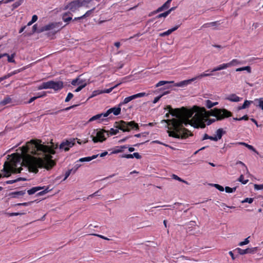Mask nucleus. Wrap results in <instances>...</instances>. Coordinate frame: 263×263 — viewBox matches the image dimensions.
I'll list each match as a JSON object with an SVG mask.
<instances>
[{
	"mask_svg": "<svg viewBox=\"0 0 263 263\" xmlns=\"http://www.w3.org/2000/svg\"><path fill=\"white\" fill-rule=\"evenodd\" d=\"M48 89L47 82L43 83L38 87V89L39 90H41V89Z\"/></svg>",
	"mask_w": 263,
	"mask_h": 263,
	"instance_id": "f704fd0d",
	"label": "nucleus"
},
{
	"mask_svg": "<svg viewBox=\"0 0 263 263\" xmlns=\"http://www.w3.org/2000/svg\"><path fill=\"white\" fill-rule=\"evenodd\" d=\"M170 4H171V2L168 0H167L163 5H162V7L163 8H164V9H166L167 8H168V7H170Z\"/></svg>",
	"mask_w": 263,
	"mask_h": 263,
	"instance_id": "8fccbe9b",
	"label": "nucleus"
},
{
	"mask_svg": "<svg viewBox=\"0 0 263 263\" xmlns=\"http://www.w3.org/2000/svg\"><path fill=\"white\" fill-rule=\"evenodd\" d=\"M242 98L237 96L236 94L232 93L228 95L226 97V100H229L231 102H238L241 101Z\"/></svg>",
	"mask_w": 263,
	"mask_h": 263,
	"instance_id": "ddd939ff",
	"label": "nucleus"
},
{
	"mask_svg": "<svg viewBox=\"0 0 263 263\" xmlns=\"http://www.w3.org/2000/svg\"><path fill=\"white\" fill-rule=\"evenodd\" d=\"M76 139H70L62 142L59 146L60 149H63L65 151H68L70 147H72L75 144Z\"/></svg>",
	"mask_w": 263,
	"mask_h": 263,
	"instance_id": "0eeeda50",
	"label": "nucleus"
},
{
	"mask_svg": "<svg viewBox=\"0 0 263 263\" xmlns=\"http://www.w3.org/2000/svg\"><path fill=\"white\" fill-rule=\"evenodd\" d=\"M121 157L129 159L133 158V154H124L121 156Z\"/></svg>",
	"mask_w": 263,
	"mask_h": 263,
	"instance_id": "680f3d73",
	"label": "nucleus"
},
{
	"mask_svg": "<svg viewBox=\"0 0 263 263\" xmlns=\"http://www.w3.org/2000/svg\"><path fill=\"white\" fill-rule=\"evenodd\" d=\"M110 110H112L111 113H113L114 115L117 116L121 112V108L118 107H112L110 108Z\"/></svg>",
	"mask_w": 263,
	"mask_h": 263,
	"instance_id": "a878e982",
	"label": "nucleus"
},
{
	"mask_svg": "<svg viewBox=\"0 0 263 263\" xmlns=\"http://www.w3.org/2000/svg\"><path fill=\"white\" fill-rule=\"evenodd\" d=\"M216 23H217L216 22H211V23H206V24H204L202 26V27L206 28V27L215 26H216Z\"/></svg>",
	"mask_w": 263,
	"mask_h": 263,
	"instance_id": "a19ab883",
	"label": "nucleus"
},
{
	"mask_svg": "<svg viewBox=\"0 0 263 263\" xmlns=\"http://www.w3.org/2000/svg\"><path fill=\"white\" fill-rule=\"evenodd\" d=\"M72 15V14H71L70 12H65L63 14V15H62V19L65 22H69L70 21H71L72 20V17L71 16H68L67 17L68 15Z\"/></svg>",
	"mask_w": 263,
	"mask_h": 263,
	"instance_id": "5701e85b",
	"label": "nucleus"
},
{
	"mask_svg": "<svg viewBox=\"0 0 263 263\" xmlns=\"http://www.w3.org/2000/svg\"><path fill=\"white\" fill-rule=\"evenodd\" d=\"M47 83L48 89H53L55 91L61 90L63 87V83L62 81H50Z\"/></svg>",
	"mask_w": 263,
	"mask_h": 263,
	"instance_id": "6e6552de",
	"label": "nucleus"
},
{
	"mask_svg": "<svg viewBox=\"0 0 263 263\" xmlns=\"http://www.w3.org/2000/svg\"><path fill=\"white\" fill-rule=\"evenodd\" d=\"M92 235H94V236H98L101 238H102L103 239H105V240H109V238L103 236V235H99V234H92Z\"/></svg>",
	"mask_w": 263,
	"mask_h": 263,
	"instance_id": "0e129e2a",
	"label": "nucleus"
},
{
	"mask_svg": "<svg viewBox=\"0 0 263 263\" xmlns=\"http://www.w3.org/2000/svg\"><path fill=\"white\" fill-rule=\"evenodd\" d=\"M72 171L73 170H68L66 173H65V178L63 180H65L69 176V175H70L71 173H72Z\"/></svg>",
	"mask_w": 263,
	"mask_h": 263,
	"instance_id": "09e8293b",
	"label": "nucleus"
},
{
	"mask_svg": "<svg viewBox=\"0 0 263 263\" xmlns=\"http://www.w3.org/2000/svg\"><path fill=\"white\" fill-rule=\"evenodd\" d=\"M252 103H253L252 101L246 100L242 106L238 107V109L241 110V109H246V108L249 107L250 105L251 104H252Z\"/></svg>",
	"mask_w": 263,
	"mask_h": 263,
	"instance_id": "4be33fe9",
	"label": "nucleus"
},
{
	"mask_svg": "<svg viewBox=\"0 0 263 263\" xmlns=\"http://www.w3.org/2000/svg\"><path fill=\"white\" fill-rule=\"evenodd\" d=\"M253 201V198H246L244 200L242 201V203L248 202L249 203H252Z\"/></svg>",
	"mask_w": 263,
	"mask_h": 263,
	"instance_id": "864d4df0",
	"label": "nucleus"
},
{
	"mask_svg": "<svg viewBox=\"0 0 263 263\" xmlns=\"http://www.w3.org/2000/svg\"><path fill=\"white\" fill-rule=\"evenodd\" d=\"M81 166V164H77L73 168H71V170H73L72 171V174H74L77 170Z\"/></svg>",
	"mask_w": 263,
	"mask_h": 263,
	"instance_id": "4d7b16f0",
	"label": "nucleus"
},
{
	"mask_svg": "<svg viewBox=\"0 0 263 263\" xmlns=\"http://www.w3.org/2000/svg\"><path fill=\"white\" fill-rule=\"evenodd\" d=\"M241 62L237 59H233L230 62L228 63L229 67L240 64Z\"/></svg>",
	"mask_w": 263,
	"mask_h": 263,
	"instance_id": "c85d7f7f",
	"label": "nucleus"
},
{
	"mask_svg": "<svg viewBox=\"0 0 263 263\" xmlns=\"http://www.w3.org/2000/svg\"><path fill=\"white\" fill-rule=\"evenodd\" d=\"M12 76V75L11 73H9L8 74H7V75H5L4 77L0 78V82H2V81H3L4 80H5V79L11 77Z\"/></svg>",
	"mask_w": 263,
	"mask_h": 263,
	"instance_id": "5fc2aeb1",
	"label": "nucleus"
},
{
	"mask_svg": "<svg viewBox=\"0 0 263 263\" xmlns=\"http://www.w3.org/2000/svg\"><path fill=\"white\" fill-rule=\"evenodd\" d=\"M162 97V95H160L159 96H158L157 97H156L154 100H153V103H156L160 99V98Z\"/></svg>",
	"mask_w": 263,
	"mask_h": 263,
	"instance_id": "774afa93",
	"label": "nucleus"
},
{
	"mask_svg": "<svg viewBox=\"0 0 263 263\" xmlns=\"http://www.w3.org/2000/svg\"><path fill=\"white\" fill-rule=\"evenodd\" d=\"M172 178L174 179H175V180H178L180 182H184L186 184H187V182L184 180H182L181 178H180V177H179L178 176H177V175H175V174H173L172 175Z\"/></svg>",
	"mask_w": 263,
	"mask_h": 263,
	"instance_id": "4c0bfd02",
	"label": "nucleus"
},
{
	"mask_svg": "<svg viewBox=\"0 0 263 263\" xmlns=\"http://www.w3.org/2000/svg\"><path fill=\"white\" fill-rule=\"evenodd\" d=\"M103 116L102 114L96 115L89 119L88 122H92L95 120H99V122L103 121L104 119L102 118Z\"/></svg>",
	"mask_w": 263,
	"mask_h": 263,
	"instance_id": "dca6fc26",
	"label": "nucleus"
},
{
	"mask_svg": "<svg viewBox=\"0 0 263 263\" xmlns=\"http://www.w3.org/2000/svg\"><path fill=\"white\" fill-rule=\"evenodd\" d=\"M106 134L107 136L109 134L105 130H94L93 133L91 135L90 137L94 143L98 142H102L106 140L105 134Z\"/></svg>",
	"mask_w": 263,
	"mask_h": 263,
	"instance_id": "39448f33",
	"label": "nucleus"
},
{
	"mask_svg": "<svg viewBox=\"0 0 263 263\" xmlns=\"http://www.w3.org/2000/svg\"><path fill=\"white\" fill-rule=\"evenodd\" d=\"M205 105L208 108H211L213 107V102L210 100L205 101Z\"/></svg>",
	"mask_w": 263,
	"mask_h": 263,
	"instance_id": "ea45409f",
	"label": "nucleus"
},
{
	"mask_svg": "<svg viewBox=\"0 0 263 263\" xmlns=\"http://www.w3.org/2000/svg\"><path fill=\"white\" fill-rule=\"evenodd\" d=\"M179 25H177V26H175L174 27H173V28L169 29L164 32L160 33L159 35L160 36H164L168 35L171 33H172L173 31L176 30L179 28Z\"/></svg>",
	"mask_w": 263,
	"mask_h": 263,
	"instance_id": "f3484780",
	"label": "nucleus"
},
{
	"mask_svg": "<svg viewBox=\"0 0 263 263\" xmlns=\"http://www.w3.org/2000/svg\"><path fill=\"white\" fill-rule=\"evenodd\" d=\"M228 67H229L228 63H224V64H221V65L215 67L214 68H213L211 70V72H215V71H219V70L225 69H226V68H227Z\"/></svg>",
	"mask_w": 263,
	"mask_h": 263,
	"instance_id": "2eb2a0df",
	"label": "nucleus"
},
{
	"mask_svg": "<svg viewBox=\"0 0 263 263\" xmlns=\"http://www.w3.org/2000/svg\"><path fill=\"white\" fill-rule=\"evenodd\" d=\"M25 194V191H21L14 192L11 193V195L15 197L16 196H23Z\"/></svg>",
	"mask_w": 263,
	"mask_h": 263,
	"instance_id": "7c9ffc66",
	"label": "nucleus"
},
{
	"mask_svg": "<svg viewBox=\"0 0 263 263\" xmlns=\"http://www.w3.org/2000/svg\"><path fill=\"white\" fill-rule=\"evenodd\" d=\"M9 216H18V215H21L24 214V213H7Z\"/></svg>",
	"mask_w": 263,
	"mask_h": 263,
	"instance_id": "e2e57ef3",
	"label": "nucleus"
},
{
	"mask_svg": "<svg viewBox=\"0 0 263 263\" xmlns=\"http://www.w3.org/2000/svg\"><path fill=\"white\" fill-rule=\"evenodd\" d=\"M44 187H41V186H36L33 187L32 189L28 190L27 192L29 195H32L34 194L35 192L42 190L44 189Z\"/></svg>",
	"mask_w": 263,
	"mask_h": 263,
	"instance_id": "412c9836",
	"label": "nucleus"
},
{
	"mask_svg": "<svg viewBox=\"0 0 263 263\" xmlns=\"http://www.w3.org/2000/svg\"><path fill=\"white\" fill-rule=\"evenodd\" d=\"M57 147V144L50 147L41 144V140H32L28 142L22 147V155L13 154L11 159L5 162L2 171L6 174L3 176L0 174V178L8 177L12 173H20L22 168H17L18 163L27 166L30 172L35 173L38 172V168H51L55 162L52 159L51 154H55L53 149Z\"/></svg>",
	"mask_w": 263,
	"mask_h": 263,
	"instance_id": "f257e3e1",
	"label": "nucleus"
},
{
	"mask_svg": "<svg viewBox=\"0 0 263 263\" xmlns=\"http://www.w3.org/2000/svg\"><path fill=\"white\" fill-rule=\"evenodd\" d=\"M99 155H95L92 156L91 157H87L84 158H80L78 161L83 162H88L94 159H96L98 157Z\"/></svg>",
	"mask_w": 263,
	"mask_h": 263,
	"instance_id": "a211bd4d",
	"label": "nucleus"
},
{
	"mask_svg": "<svg viewBox=\"0 0 263 263\" xmlns=\"http://www.w3.org/2000/svg\"><path fill=\"white\" fill-rule=\"evenodd\" d=\"M61 24L62 23L60 22L52 23L43 26L39 30H38L37 32L40 33L45 31L53 30L55 28H59L61 25Z\"/></svg>",
	"mask_w": 263,
	"mask_h": 263,
	"instance_id": "1a4fd4ad",
	"label": "nucleus"
},
{
	"mask_svg": "<svg viewBox=\"0 0 263 263\" xmlns=\"http://www.w3.org/2000/svg\"><path fill=\"white\" fill-rule=\"evenodd\" d=\"M81 7V5L78 0H74L69 3L67 5L65 6L63 8L64 10L69 9L71 12H76L78 9Z\"/></svg>",
	"mask_w": 263,
	"mask_h": 263,
	"instance_id": "423d86ee",
	"label": "nucleus"
},
{
	"mask_svg": "<svg viewBox=\"0 0 263 263\" xmlns=\"http://www.w3.org/2000/svg\"><path fill=\"white\" fill-rule=\"evenodd\" d=\"M236 190V187H234L233 188L230 187L229 186H226L225 187V191L227 193H230L235 192Z\"/></svg>",
	"mask_w": 263,
	"mask_h": 263,
	"instance_id": "c9c22d12",
	"label": "nucleus"
},
{
	"mask_svg": "<svg viewBox=\"0 0 263 263\" xmlns=\"http://www.w3.org/2000/svg\"><path fill=\"white\" fill-rule=\"evenodd\" d=\"M225 133L226 132L222 128L217 129L216 132V136H215L217 138V140L221 139L222 135Z\"/></svg>",
	"mask_w": 263,
	"mask_h": 263,
	"instance_id": "6ab92c4d",
	"label": "nucleus"
},
{
	"mask_svg": "<svg viewBox=\"0 0 263 263\" xmlns=\"http://www.w3.org/2000/svg\"><path fill=\"white\" fill-rule=\"evenodd\" d=\"M48 192H49V190H48V188H47L45 190H44V191L39 192L37 194V195H44L45 194L48 193Z\"/></svg>",
	"mask_w": 263,
	"mask_h": 263,
	"instance_id": "338daca9",
	"label": "nucleus"
},
{
	"mask_svg": "<svg viewBox=\"0 0 263 263\" xmlns=\"http://www.w3.org/2000/svg\"><path fill=\"white\" fill-rule=\"evenodd\" d=\"M85 87V84H83L82 85L79 86L77 89L74 90V92H79L81 91L83 88Z\"/></svg>",
	"mask_w": 263,
	"mask_h": 263,
	"instance_id": "052dcab7",
	"label": "nucleus"
},
{
	"mask_svg": "<svg viewBox=\"0 0 263 263\" xmlns=\"http://www.w3.org/2000/svg\"><path fill=\"white\" fill-rule=\"evenodd\" d=\"M192 82H193L192 79L184 80L181 82H180L179 83H176L174 84V86H177V87H184L185 86H186L190 84Z\"/></svg>",
	"mask_w": 263,
	"mask_h": 263,
	"instance_id": "4468645a",
	"label": "nucleus"
},
{
	"mask_svg": "<svg viewBox=\"0 0 263 263\" xmlns=\"http://www.w3.org/2000/svg\"><path fill=\"white\" fill-rule=\"evenodd\" d=\"M102 93H103L102 90H95L92 92V93L91 96L90 97V98H92L93 97H95V96H96L98 95L101 94Z\"/></svg>",
	"mask_w": 263,
	"mask_h": 263,
	"instance_id": "58836bf2",
	"label": "nucleus"
},
{
	"mask_svg": "<svg viewBox=\"0 0 263 263\" xmlns=\"http://www.w3.org/2000/svg\"><path fill=\"white\" fill-rule=\"evenodd\" d=\"M22 0H20L18 2H15L12 5L13 8H16L21 5Z\"/></svg>",
	"mask_w": 263,
	"mask_h": 263,
	"instance_id": "603ef678",
	"label": "nucleus"
},
{
	"mask_svg": "<svg viewBox=\"0 0 263 263\" xmlns=\"http://www.w3.org/2000/svg\"><path fill=\"white\" fill-rule=\"evenodd\" d=\"M11 102H12L11 98H10L9 97H6L2 101H1L0 102V105L4 106V105H7L8 104L11 103Z\"/></svg>",
	"mask_w": 263,
	"mask_h": 263,
	"instance_id": "b1692460",
	"label": "nucleus"
},
{
	"mask_svg": "<svg viewBox=\"0 0 263 263\" xmlns=\"http://www.w3.org/2000/svg\"><path fill=\"white\" fill-rule=\"evenodd\" d=\"M115 127L123 132H129L132 129H139V126L135 121L125 122L120 120L115 123Z\"/></svg>",
	"mask_w": 263,
	"mask_h": 263,
	"instance_id": "20e7f679",
	"label": "nucleus"
},
{
	"mask_svg": "<svg viewBox=\"0 0 263 263\" xmlns=\"http://www.w3.org/2000/svg\"><path fill=\"white\" fill-rule=\"evenodd\" d=\"M191 260L190 259H189L187 257H185L184 256H181L177 258V262H180V263H184V262L185 260Z\"/></svg>",
	"mask_w": 263,
	"mask_h": 263,
	"instance_id": "473e14b6",
	"label": "nucleus"
},
{
	"mask_svg": "<svg viewBox=\"0 0 263 263\" xmlns=\"http://www.w3.org/2000/svg\"><path fill=\"white\" fill-rule=\"evenodd\" d=\"M5 57H7L8 58V61L9 62H14L15 61L13 59L14 55L13 54H12L11 56H10L8 53H7V55H5Z\"/></svg>",
	"mask_w": 263,
	"mask_h": 263,
	"instance_id": "de8ad7c7",
	"label": "nucleus"
},
{
	"mask_svg": "<svg viewBox=\"0 0 263 263\" xmlns=\"http://www.w3.org/2000/svg\"><path fill=\"white\" fill-rule=\"evenodd\" d=\"M111 111L112 110H110V109H109L108 110H107V111L106 112L102 113L103 117H107L108 115H109L111 113Z\"/></svg>",
	"mask_w": 263,
	"mask_h": 263,
	"instance_id": "bf43d9fd",
	"label": "nucleus"
},
{
	"mask_svg": "<svg viewBox=\"0 0 263 263\" xmlns=\"http://www.w3.org/2000/svg\"><path fill=\"white\" fill-rule=\"evenodd\" d=\"M243 70H246L248 73H251V68L250 66H247L245 67L238 68L236 69V71H241Z\"/></svg>",
	"mask_w": 263,
	"mask_h": 263,
	"instance_id": "393cba45",
	"label": "nucleus"
},
{
	"mask_svg": "<svg viewBox=\"0 0 263 263\" xmlns=\"http://www.w3.org/2000/svg\"><path fill=\"white\" fill-rule=\"evenodd\" d=\"M169 14V11H166V12L161 13L157 16V18H160L162 17H165Z\"/></svg>",
	"mask_w": 263,
	"mask_h": 263,
	"instance_id": "a18cd8bd",
	"label": "nucleus"
},
{
	"mask_svg": "<svg viewBox=\"0 0 263 263\" xmlns=\"http://www.w3.org/2000/svg\"><path fill=\"white\" fill-rule=\"evenodd\" d=\"M79 1V3L81 5V7L85 6L88 7L87 5L92 2L93 0H78Z\"/></svg>",
	"mask_w": 263,
	"mask_h": 263,
	"instance_id": "cd10ccee",
	"label": "nucleus"
},
{
	"mask_svg": "<svg viewBox=\"0 0 263 263\" xmlns=\"http://www.w3.org/2000/svg\"><path fill=\"white\" fill-rule=\"evenodd\" d=\"M147 95L145 92H141L136 95H134L133 96H129L128 97L125 98L124 101L120 103L119 106H121L123 104H125L131 101L132 100L138 98L143 97L144 96H147Z\"/></svg>",
	"mask_w": 263,
	"mask_h": 263,
	"instance_id": "9d476101",
	"label": "nucleus"
},
{
	"mask_svg": "<svg viewBox=\"0 0 263 263\" xmlns=\"http://www.w3.org/2000/svg\"><path fill=\"white\" fill-rule=\"evenodd\" d=\"M249 238V237L246 238L243 241L240 242L239 243L238 245L240 246H242L243 245L248 244L249 243V240L248 239Z\"/></svg>",
	"mask_w": 263,
	"mask_h": 263,
	"instance_id": "49530a36",
	"label": "nucleus"
},
{
	"mask_svg": "<svg viewBox=\"0 0 263 263\" xmlns=\"http://www.w3.org/2000/svg\"><path fill=\"white\" fill-rule=\"evenodd\" d=\"M83 74L79 76L77 78L73 80L71 83L72 85H82L83 84H85V86L87 85V80L85 79H83Z\"/></svg>",
	"mask_w": 263,
	"mask_h": 263,
	"instance_id": "9b49d317",
	"label": "nucleus"
},
{
	"mask_svg": "<svg viewBox=\"0 0 263 263\" xmlns=\"http://www.w3.org/2000/svg\"><path fill=\"white\" fill-rule=\"evenodd\" d=\"M255 101H258V106L262 110H263V100H262V99L260 98V99H256Z\"/></svg>",
	"mask_w": 263,
	"mask_h": 263,
	"instance_id": "37998d69",
	"label": "nucleus"
},
{
	"mask_svg": "<svg viewBox=\"0 0 263 263\" xmlns=\"http://www.w3.org/2000/svg\"><path fill=\"white\" fill-rule=\"evenodd\" d=\"M216 119H208L206 118V120H204V123L205 124V122H207V125H210L211 123H212L213 122H215L216 121Z\"/></svg>",
	"mask_w": 263,
	"mask_h": 263,
	"instance_id": "13d9d810",
	"label": "nucleus"
},
{
	"mask_svg": "<svg viewBox=\"0 0 263 263\" xmlns=\"http://www.w3.org/2000/svg\"><path fill=\"white\" fill-rule=\"evenodd\" d=\"M133 158L135 157L138 159H140L141 158V156L139 155L138 153H134L133 154Z\"/></svg>",
	"mask_w": 263,
	"mask_h": 263,
	"instance_id": "69168bd1",
	"label": "nucleus"
},
{
	"mask_svg": "<svg viewBox=\"0 0 263 263\" xmlns=\"http://www.w3.org/2000/svg\"><path fill=\"white\" fill-rule=\"evenodd\" d=\"M173 115L176 116L179 119L173 120V128L180 131L182 134V127L180 126L183 119H187L189 124L191 125L195 128L200 127L203 128L205 127L204 120H206L210 116H214L216 120H221L223 119L232 116V113L226 109L215 108L209 111H206L204 107H199L194 106L192 108L188 109L183 108L182 110L176 109Z\"/></svg>",
	"mask_w": 263,
	"mask_h": 263,
	"instance_id": "f03ea898",
	"label": "nucleus"
},
{
	"mask_svg": "<svg viewBox=\"0 0 263 263\" xmlns=\"http://www.w3.org/2000/svg\"><path fill=\"white\" fill-rule=\"evenodd\" d=\"M73 97V95L72 93L69 92L67 95V97L66 98L65 100V102H69Z\"/></svg>",
	"mask_w": 263,
	"mask_h": 263,
	"instance_id": "c03bdc74",
	"label": "nucleus"
},
{
	"mask_svg": "<svg viewBox=\"0 0 263 263\" xmlns=\"http://www.w3.org/2000/svg\"><path fill=\"white\" fill-rule=\"evenodd\" d=\"M127 147L126 145L121 146L120 148L115 149L112 152L113 154H117L121 153L123 151V149L126 148Z\"/></svg>",
	"mask_w": 263,
	"mask_h": 263,
	"instance_id": "72a5a7b5",
	"label": "nucleus"
},
{
	"mask_svg": "<svg viewBox=\"0 0 263 263\" xmlns=\"http://www.w3.org/2000/svg\"><path fill=\"white\" fill-rule=\"evenodd\" d=\"M95 9V7L87 11L84 15L81 16V17H83V18H84L85 17L89 16L93 12Z\"/></svg>",
	"mask_w": 263,
	"mask_h": 263,
	"instance_id": "2f4dec72",
	"label": "nucleus"
},
{
	"mask_svg": "<svg viewBox=\"0 0 263 263\" xmlns=\"http://www.w3.org/2000/svg\"><path fill=\"white\" fill-rule=\"evenodd\" d=\"M174 81H159L156 85V87H158L159 86L164 85L166 84H171L173 83Z\"/></svg>",
	"mask_w": 263,
	"mask_h": 263,
	"instance_id": "c756f323",
	"label": "nucleus"
},
{
	"mask_svg": "<svg viewBox=\"0 0 263 263\" xmlns=\"http://www.w3.org/2000/svg\"><path fill=\"white\" fill-rule=\"evenodd\" d=\"M257 250V248L255 247L253 248H248L245 250L241 249L240 248H237L235 249V251L239 254L240 255H244L246 254H253L256 252Z\"/></svg>",
	"mask_w": 263,
	"mask_h": 263,
	"instance_id": "f8f14e48",
	"label": "nucleus"
},
{
	"mask_svg": "<svg viewBox=\"0 0 263 263\" xmlns=\"http://www.w3.org/2000/svg\"><path fill=\"white\" fill-rule=\"evenodd\" d=\"M238 180L239 182H241L242 184H246L248 183V180H244L243 176V175H241L240 177H239Z\"/></svg>",
	"mask_w": 263,
	"mask_h": 263,
	"instance_id": "e433bc0d",
	"label": "nucleus"
},
{
	"mask_svg": "<svg viewBox=\"0 0 263 263\" xmlns=\"http://www.w3.org/2000/svg\"><path fill=\"white\" fill-rule=\"evenodd\" d=\"M212 75V73H210V74H205L204 73H201V74L197 76L196 77L192 78V80H193V81H194L197 79H201L204 77H209V76H211Z\"/></svg>",
	"mask_w": 263,
	"mask_h": 263,
	"instance_id": "bb28decb",
	"label": "nucleus"
},
{
	"mask_svg": "<svg viewBox=\"0 0 263 263\" xmlns=\"http://www.w3.org/2000/svg\"><path fill=\"white\" fill-rule=\"evenodd\" d=\"M254 189L256 190H263V184H254Z\"/></svg>",
	"mask_w": 263,
	"mask_h": 263,
	"instance_id": "3c124183",
	"label": "nucleus"
},
{
	"mask_svg": "<svg viewBox=\"0 0 263 263\" xmlns=\"http://www.w3.org/2000/svg\"><path fill=\"white\" fill-rule=\"evenodd\" d=\"M183 108L184 107H182L181 109H180V110H182ZM165 109H168L169 111V112L165 115L166 118H168L170 117V114H171L172 116L175 117L172 119L163 120L161 121L162 122H165L167 123L166 127L169 129L167 131V133L168 134V136L170 137H172L178 139H185L188 137L189 136H192V134L191 133V132L184 128L183 125H187L189 124L188 121H189V118L187 119H183V121H182V123L181 124V125L180 126H181V127L183 128L182 133H183L182 134L181 132H180V131H177V130L174 129L172 127L173 122V120L179 119V118L177 117L176 116L173 115V113L175 112V110L179 109V108L173 109L171 106L167 105L166 106Z\"/></svg>",
	"mask_w": 263,
	"mask_h": 263,
	"instance_id": "7ed1b4c3",
	"label": "nucleus"
},
{
	"mask_svg": "<svg viewBox=\"0 0 263 263\" xmlns=\"http://www.w3.org/2000/svg\"><path fill=\"white\" fill-rule=\"evenodd\" d=\"M214 186L217 189H218V190H219L220 191H224V188L223 186H222L221 185H219V184H214Z\"/></svg>",
	"mask_w": 263,
	"mask_h": 263,
	"instance_id": "6e6d98bb",
	"label": "nucleus"
},
{
	"mask_svg": "<svg viewBox=\"0 0 263 263\" xmlns=\"http://www.w3.org/2000/svg\"><path fill=\"white\" fill-rule=\"evenodd\" d=\"M236 144H239V145H242L245 146L246 147H247L250 150L254 152V153L258 154V152L255 149V148H254V147L251 145H249L247 143H246L245 142H238L236 143Z\"/></svg>",
	"mask_w": 263,
	"mask_h": 263,
	"instance_id": "aec40b11",
	"label": "nucleus"
},
{
	"mask_svg": "<svg viewBox=\"0 0 263 263\" xmlns=\"http://www.w3.org/2000/svg\"><path fill=\"white\" fill-rule=\"evenodd\" d=\"M109 134L111 135H116L119 133V128L117 129H114L111 128L109 132Z\"/></svg>",
	"mask_w": 263,
	"mask_h": 263,
	"instance_id": "79ce46f5",
	"label": "nucleus"
}]
</instances>
